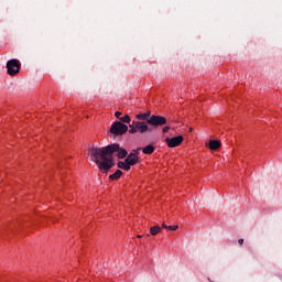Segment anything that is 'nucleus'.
I'll return each instance as SVG.
<instances>
[{"label": "nucleus", "mask_w": 282, "mask_h": 282, "mask_svg": "<svg viewBox=\"0 0 282 282\" xmlns=\"http://www.w3.org/2000/svg\"><path fill=\"white\" fill-rule=\"evenodd\" d=\"M113 153H117L119 160H122L128 155L124 148H120V144L118 143L109 144L105 148H91L89 150V155H91L93 162L97 164L101 173H107L110 169H113L116 164L113 163Z\"/></svg>", "instance_id": "f257e3e1"}, {"label": "nucleus", "mask_w": 282, "mask_h": 282, "mask_svg": "<svg viewBox=\"0 0 282 282\" xmlns=\"http://www.w3.org/2000/svg\"><path fill=\"white\" fill-rule=\"evenodd\" d=\"M21 69V62L19 59H10L7 62V72L9 76H17Z\"/></svg>", "instance_id": "f03ea898"}, {"label": "nucleus", "mask_w": 282, "mask_h": 282, "mask_svg": "<svg viewBox=\"0 0 282 282\" xmlns=\"http://www.w3.org/2000/svg\"><path fill=\"white\" fill-rule=\"evenodd\" d=\"M126 131H129V127L120 121H116L110 127V133L113 135H123Z\"/></svg>", "instance_id": "7ed1b4c3"}, {"label": "nucleus", "mask_w": 282, "mask_h": 282, "mask_svg": "<svg viewBox=\"0 0 282 282\" xmlns=\"http://www.w3.org/2000/svg\"><path fill=\"white\" fill-rule=\"evenodd\" d=\"M165 123H166V118L161 116H155V115L150 117V119L148 120V124H152V127H162Z\"/></svg>", "instance_id": "20e7f679"}, {"label": "nucleus", "mask_w": 282, "mask_h": 282, "mask_svg": "<svg viewBox=\"0 0 282 282\" xmlns=\"http://www.w3.org/2000/svg\"><path fill=\"white\" fill-rule=\"evenodd\" d=\"M165 142L167 143V147H170V149H175V147H180V144L184 142V137L178 135L174 138H166Z\"/></svg>", "instance_id": "39448f33"}, {"label": "nucleus", "mask_w": 282, "mask_h": 282, "mask_svg": "<svg viewBox=\"0 0 282 282\" xmlns=\"http://www.w3.org/2000/svg\"><path fill=\"white\" fill-rule=\"evenodd\" d=\"M135 129L139 133H147V131H153L145 121H134Z\"/></svg>", "instance_id": "423d86ee"}, {"label": "nucleus", "mask_w": 282, "mask_h": 282, "mask_svg": "<svg viewBox=\"0 0 282 282\" xmlns=\"http://www.w3.org/2000/svg\"><path fill=\"white\" fill-rule=\"evenodd\" d=\"M126 162L130 165L133 166L134 164H138V154L135 152L130 153L127 159Z\"/></svg>", "instance_id": "0eeeda50"}, {"label": "nucleus", "mask_w": 282, "mask_h": 282, "mask_svg": "<svg viewBox=\"0 0 282 282\" xmlns=\"http://www.w3.org/2000/svg\"><path fill=\"white\" fill-rule=\"evenodd\" d=\"M219 147H221V142H219L217 140L209 141V149L212 151H217V149H219Z\"/></svg>", "instance_id": "6e6552de"}, {"label": "nucleus", "mask_w": 282, "mask_h": 282, "mask_svg": "<svg viewBox=\"0 0 282 282\" xmlns=\"http://www.w3.org/2000/svg\"><path fill=\"white\" fill-rule=\"evenodd\" d=\"M118 167L122 169L123 171H131V165L127 161L126 162L119 161Z\"/></svg>", "instance_id": "1a4fd4ad"}, {"label": "nucleus", "mask_w": 282, "mask_h": 282, "mask_svg": "<svg viewBox=\"0 0 282 282\" xmlns=\"http://www.w3.org/2000/svg\"><path fill=\"white\" fill-rule=\"evenodd\" d=\"M150 116H151L150 112L140 113V115H137V119L138 120H145L147 123L149 124V120L151 119V118H149Z\"/></svg>", "instance_id": "9d476101"}, {"label": "nucleus", "mask_w": 282, "mask_h": 282, "mask_svg": "<svg viewBox=\"0 0 282 282\" xmlns=\"http://www.w3.org/2000/svg\"><path fill=\"white\" fill-rule=\"evenodd\" d=\"M153 151H155V147L153 145H147L145 148L142 149V152L145 154V155H151V153H153Z\"/></svg>", "instance_id": "9b49d317"}, {"label": "nucleus", "mask_w": 282, "mask_h": 282, "mask_svg": "<svg viewBox=\"0 0 282 282\" xmlns=\"http://www.w3.org/2000/svg\"><path fill=\"white\" fill-rule=\"evenodd\" d=\"M162 231V228L160 226H153L150 228V235L152 237H155V235L160 234Z\"/></svg>", "instance_id": "f8f14e48"}, {"label": "nucleus", "mask_w": 282, "mask_h": 282, "mask_svg": "<svg viewBox=\"0 0 282 282\" xmlns=\"http://www.w3.org/2000/svg\"><path fill=\"white\" fill-rule=\"evenodd\" d=\"M111 180H120L122 177V171L117 170L113 174L109 176Z\"/></svg>", "instance_id": "ddd939ff"}, {"label": "nucleus", "mask_w": 282, "mask_h": 282, "mask_svg": "<svg viewBox=\"0 0 282 282\" xmlns=\"http://www.w3.org/2000/svg\"><path fill=\"white\" fill-rule=\"evenodd\" d=\"M129 133H139L138 128H135V121H132V123L130 124Z\"/></svg>", "instance_id": "4468645a"}, {"label": "nucleus", "mask_w": 282, "mask_h": 282, "mask_svg": "<svg viewBox=\"0 0 282 282\" xmlns=\"http://www.w3.org/2000/svg\"><path fill=\"white\" fill-rule=\"evenodd\" d=\"M119 120L121 122H126L127 124H129V122H131V117H129V115H126V116L119 118Z\"/></svg>", "instance_id": "2eb2a0df"}, {"label": "nucleus", "mask_w": 282, "mask_h": 282, "mask_svg": "<svg viewBox=\"0 0 282 282\" xmlns=\"http://www.w3.org/2000/svg\"><path fill=\"white\" fill-rule=\"evenodd\" d=\"M180 227L177 225L167 226V230H177Z\"/></svg>", "instance_id": "dca6fc26"}, {"label": "nucleus", "mask_w": 282, "mask_h": 282, "mask_svg": "<svg viewBox=\"0 0 282 282\" xmlns=\"http://www.w3.org/2000/svg\"><path fill=\"white\" fill-rule=\"evenodd\" d=\"M171 129V127L166 126L163 128V133H169V130Z\"/></svg>", "instance_id": "f3484780"}, {"label": "nucleus", "mask_w": 282, "mask_h": 282, "mask_svg": "<svg viewBox=\"0 0 282 282\" xmlns=\"http://www.w3.org/2000/svg\"><path fill=\"white\" fill-rule=\"evenodd\" d=\"M115 116H116V118H118V119L120 120V118H122V117H121V116H122V112H116Z\"/></svg>", "instance_id": "a211bd4d"}, {"label": "nucleus", "mask_w": 282, "mask_h": 282, "mask_svg": "<svg viewBox=\"0 0 282 282\" xmlns=\"http://www.w3.org/2000/svg\"><path fill=\"white\" fill-rule=\"evenodd\" d=\"M239 246H243V239L238 240Z\"/></svg>", "instance_id": "6ab92c4d"}, {"label": "nucleus", "mask_w": 282, "mask_h": 282, "mask_svg": "<svg viewBox=\"0 0 282 282\" xmlns=\"http://www.w3.org/2000/svg\"><path fill=\"white\" fill-rule=\"evenodd\" d=\"M162 228H165V230H169V226L165 224L162 225Z\"/></svg>", "instance_id": "aec40b11"}, {"label": "nucleus", "mask_w": 282, "mask_h": 282, "mask_svg": "<svg viewBox=\"0 0 282 282\" xmlns=\"http://www.w3.org/2000/svg\"><path fill=\"white\" fill-rule=\"evenodd\" d=\"M137 237H138V239H142V235H138Z\"/></svg>", "instance_id": "412c9836"}]
</instances>
